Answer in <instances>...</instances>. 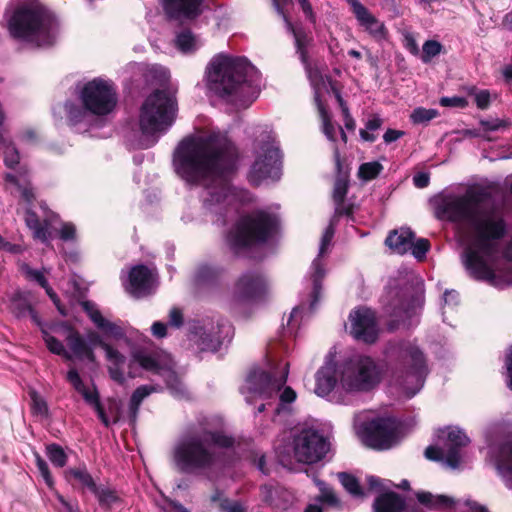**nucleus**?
<instances>
[{
	"label": "nucleus",
	"instance_id": "e2e57ef3",
	"mask_svg": "<svg viewBox=\"0 0 512 512\" xmlns=\"http://www.w3.org/2000/svg\"><path fill=\"white\" fill-rule=\"evenodd\" d=\"M382 125V120L378 116H374L371 119H369L365 125V128L369 131H376L378 130Z\"/></svg>",
	"mask_w": 512,
	"mask_h": 512
},
{
	"label": "nucleus",
	"instance_id": "423d86ee",
	"mask_svg": "<svg viewBox=\"0 0 512 512\" xmlns=\"http://www.w3.org/2000/svg\"><path fill=\"white\" fill-rule=\"evenodd\" d=\"M5 19L16 39L37 47L51 45L55 40L57 22L37 0H11Z\"/></svg>",
	"mask_w": 512,
	"mask_h": 512
},
{
	"label": "nucleus",
	"instance_id": "20e7f679",
	"mask_svg": "<svg viewBox=\"0 0 512 512\" xmlns=\"http://www.w3.org/2000/svg\"><path fill=\"white\" fill-rule=\"evenodd\" d=\"M383 377L381 367L369 356L355 355L335 365L329 355L323 367L317 372L315 393L321 397L331 392H366L377 386Z\"/></svg>",
	"mask_w": 512,
	"mask_h": 512
},
{
	"label": "nucleus",
	"instance_id": "39448f33",
	"mask_svg": "<svg viewBox=\"0 0 512 512\" xmlns=\"http://www.w3.org/2000/svg\"><path fill=\"white\" fill-rule=\"evenodd\" d=\"M272 1L277 12L283 15L287 23L288 30H290L294 35L296 51L299 54L300 60L305 67L307 77L313 89L314 101L322 120L323 132L330 141H335L336 128L331 122V117L327 109L328 100L331 99L333 95L342 110L345 128L348 130H354L355 121L350 115L346 103L343 101L339 91L335 88L330 77L324 75L318 66L312 65L310 63L308 57V48L311 44V38L303 31L294 29L292 24L287 20L281 7V3L285 0Z\"/></svg>",
	"mask_w": 512,
	"mask_h": 512
},
{
	"label": "nucleus",
	"instance_id": "13d9d810",
	"mask_svg": "<svg viewBox=\"0 0 512 512\" xmlns=\"http://www.w3.org/2000/svg\"><path fill=\"white\" fill-rule=\"evenodd\" d=\"M481 125L484 127V131H496L505 127V123L501 120L482 121Z\"/></svg>",
	"mask_w": 512,
	"mask_h": 512
},
{
	"label": "nucleus",
	"instance_id": "5701e85b",
	"mask_svg": "<svg viewBox=\"0 0 512 512\" xmlns=\"http://www.w3.org/2000/svg\"><path fill=\"white\" fill-rule=\"evenodd\" d=\"M166 13L175 19L195 18L201 13L202 0H162Z\"/></svg>",
	"mask_w": 512,
	"mask_h": 512
},
{
	"label": "nucleus",
	"instance_id": "b1692460",
	"mask_svg": "<svg viewBox=\"0 0 512 512\" xmlns=\"http://www.w3.org/2000/svg\"><path fill=\"white\" fill-rule=\"evenodd\" d=\"M446 433L448 451L446 452V462L456 468L460 462L458 448L466 446L469 443L468 437L458 428H448Z\"/></svg>",
	"mask_w": 512,
	"mask_h": 512
},
{
	"label": "nucleus",
	"instance_id": "6ab92c4d",
	"mask_svg": "<svg viewBox=\"0 0 512 512\" xmlns=\"http://www.w3.org/2000/svg\"><path fill=\"white\" fill-rule=\"evenodd\" d=\"M67 380L73 388L82 395L85 402L95 409L102 423L105 426H108L110 424V420L101 406L96 388L94 386H86L79 373L74 368L68 371Z\"/></svg>",
	"mask_w": 512,
	"mask_h": 512
},
{
	"label": "nucleus",
	"instance_id": "37998d69",
	"mask_svg": "<svg viewBox=\"0 0 512 512\" xmlns=\"http://www.w3.org/2000/svg\"><path fill=\"white\" fill-rule=\"evenodd\" d=\"M442 46L439 42L428 40L423 44L421 59L424 63H428L432 58L440 54Z\"/></svg>",
	"mask_w": 512,
	"mask_h": 512
},
{
	"label": "nucleus",
	"instance_id": "4be33fe9",
	"mask_svg": "<svg viewBox=\"0 0 512 512\" xmlns=\"http://www.w3.org/2000/svg\"><path fill=\"white\" fill-rule=\"evenodd\" d=\"M82 306L85 312L88 314L91 321L94 323V325L99 330H101L106 337L114 340L126 338L123 329L116 323H113L106 319L101 314L99 309L95 306V304L86 301L82 304Z\"/></svg>",
	"mask_w": 512,
	"mask_h": 512
},
{
	"label": "nucleus",
	"instance_id": "9b49d317",
	"mask_svg": "<svg viewBox=\"0 0 512 512\" xmlns=\"http://www.w3.org/2000/svg\"><path fill=\"white\" fill-rule=\"evenodd\" d=\"M287 365L284 367L282 375L272 378L263 370H253L246 379L242 393L246 395L247 401H250V395H258L261 398H271L273 395L279 394L280 403L275 409V419L278 421L282 413L289 412L288 405L296 399V392L290 388L282 387L287 381Z\"/></svg>",
	"mask_w": 512,
	"mask_h": 512
},
{
	"label": "nucleus",
	"instance_id": "1a4fd4ad",
	"mask_svg": "<svg viewBox=\"0 0 512 512\" xmlns=\"http://www.w3.org/2000/svg\"><path fill=\"white\" fill-rule=\"evenodd\" d=\"M82 107L67 104L66 111L72 125L86 121L88 114L106 116L114 111L117 105V93L114 84L103 78H95L86 82L79 90Z\"/></svg>",
	"mask_w": 512,
	"mask_h": 512
},
{
	"label": "nucleus",
	"instance_id": "c756f323",
	"mask_svg": "<svg viewBox=\"0 0 512 512\" xmlns=\"http://www.w3.org/2000/svg\"><path fill=\"white\" fill-rule=\"evenodd\" d=\"M316 485L320 490V496L314 503L308 504L304 512H322V503H326L331 506L338 504L336 495L329 487L326 486L324 482L316 481Z\"/></svg>",
	"mask_w": 512,
	"mask_h": 512
},
{
	"label": "nucleus",
	"instance_id": "6e6d98bb",
	"mask_svg": "<svg viewBox=\"0 0 512 512\" xmlns=\"http://www.w3.org/2000/svg\"><path fill=\"white\" fill-rule=\"evenodd\" d=\"M425 456L430 460H439L443 456L446 457V453L437 447L429 446L425 450Z\"/></svg>",
	"mask_w": 512,
	"mask_h": 512
},
{
	"label": "nucleus",
	"instance_id": "72a5a7b5",
	"mask_svg": "<svg viewBox=\"0 0 512 512\" xmlns=\"http://www.w3.org/2000/svg\"><path fill=\"white\" fill-rule=\"evenodd\" d=\"M417 499L420 503L431 506V507L452 506L454 504L453 499H451L447 496H444V495L434 496L429 492L417 493Z\"/></svg>",
	"mask_w": 512,
	"mask_h": 512
},
{
	"label": "nucleus",
	"instance_id": "69168bd1",
	"mask_svg": "<svg viewBox=\"0 0 512 512\" xmlns=\"http://www.w3.org/2000/svg\"><path fill=\"white\" fill-rule=\"evenodd\" d=\"M0 249L9 251L12 253H17L20 251V247L14 244H11L3 239V237L0 235Z\"/></svg>",
	"mask_w": 512,
	"mask_h": 512
},
{
	"label": "nucleus",
	"instance_id": "412c9836",
	"mask_svg": "<svg viewBox=\"0 0 512 512\" xmlns=\"http://www.w3.org/2000/svg\"><path fill=\"white\" fill-rule=\"evenodd\" d=\"M333 235L334 229L332 225H329L322 236L318 257L312 263V274L310 277L313 285V300L310 304L311 308L314 307L318 299L320 291V280L324 277V270L322 268L323 264L321 258L326 253L328 247L330 246Z\"/></svg>",
	"mask_w": 512,
	"mask_h": 512
},
{
	"label": "nucleus",
	"instance_id": "f257e3e1",
	"mask_svg": "<svg viewBox=\"0 0 512 512\" xmlns=\"http://www.w3.org/2000/svg\"><path fill=\"white\" fill-rule=\"evenodd\" d=\"M41 330L49 351L63 356L67 360L76 358L88 363H96L94 347H101L105 352V358L108 362L109 375L111 379L119 384L125 382L126 375L129 378L138 376L135 370L136 363L147 371L161 375L172 389L176 388L179 384L178 378L173 371V361L170 355L163 351H135L130 362L127 364L125 356L105 341L97 332H88L87 341H85L77 330L66 323L51 326L52 334L42 326Z\"/></svg>",
	"mask_w": 512,
	"mask_h": 512
},
{
	"label": "nucleus",
	"instance_id": "de8ad7c7",
	"mask_svg": "<svg viewBox=\"0 0 512 512\" xmlns=\"http://www.w3.org/2000/svg\"><path fill=\"white\" fill-rule=\"evenodd\" d=\"M32 397V410L35 414L45 416L48 413L46 402L35 392L31 394Z\"/></svg>",
	"mask_w": 512,
	"mask_h": 512
},
{
	"label": "nucleus",
	"instance_id": "a18cd8bd",
	"mask_svg": "<svg viewBox=\"0 0 512 512\" xmlns=\"http://www.w3.org/2000/svg\"><path fill=\"white\" fill-rule=\"evenodd\" d=\"M36 457V466L43 477L45 483L48 485L50 489H54V481L50 474L47 463L41 458L39 454H35Z\"/></svg>",
	"mask_w": 512,
	"mask_h": 512
},
{
	"label": "nucleus",
	"instance_id": "bf43d9fd",
	"mask_svg": "<svg viewBox=\"0 0 512 512\" xmlns=\"http://www.w3.org/2000/svg\"><path fill=\"white\" fill-rule=\"evenodd\" d=\"M413 183L418 188H424L429 184V176L426 173H418L413 177Z\"/></svg>",
	"mask_w": 512,
	"mask_h": 512
},
{
	"label": "nucleus",
	"instance_id": "c85d7f7f",
	"mask_svg": "<svg viewBox=\"0 0 512 512\" xmlns=\"http://www.w3.org/2000/svg\"><path fill=\"white\" fill-rule=\"evenodd\" d=\"M404 508V501L395 493H386L375 500V512H401Z\"/></svg>",
	"mask_w": 512,
	"mask_h": 512
},
{
	"label": "nucleus",
	"instance_id": "a211bd4d",
	"mask_svg": "<svg viewBox=\"0 0 512 512\" xmlns=\"http://www.w3.org/2000/svg\"><path fill=\"white\" fill-rule=\"evenodd\" d=\"M359 25L375 40L387 38V29L383 22L372 15L359 0H347Z\"/></svg>",
	"mask_w": 512,
	"mask_h": 512
},
{
	"label": "nucleus",
	"instance_id": "4c0bfd02",
	"mask_svg": "<svg viewBox=\"0 0 512 512\" xmlns=\"http://www.w3.org/2000/svg\"><path fill=\"white\" fill-rule=\"evenodd\" d=\"M439 112L436 109H427L424 107H418L414 109L410 115V120L414 124H426L436 118Z\"/></svg>",
	"mask_w": 512,
	"mask_h": 512
},
{
	"label": "nucleus",
	"instance_id": "0e129e2a",
	"mask_svg": "<svg viewBox=\"0 0 512 512\" xmlns=\"http://www.w3.org/2000/svg\"><path fill=\"white\" fill-rule=\"evenodd\" d=\"M301 313H302L301 307H295L292 310L289 320H288V323H287L289 327L294 328L297 325L298 317H300Z\"/></svg>",
	"mask_w": 512,
	"mask_h": 512
},
{
	"label": "nucleus",
	"instance_id": "3c124183",
	"mask_svg": "<svg viewBox=\"0 0 512 512\" xmlns=\"http://www.w3.org/2000/svg\"><path fill=\"white\" fill-rule=\"evenodd\" d=\"M404 46L411 54H413V55L419 54L418 44L412 34L406 33L404 35Z\"/></svg>",
	"mask_w": 512,
	"mask_h": 512
},
{
	"label": "nucleus",
	"instance_id": "09e8293b",
	"mask_svg": "<svg viewBox=\"0 0 512 512\" xmlns=\"http://www.w3.org/2000/svg\"><path fill=\"white\" fill-rule=\"evenodd\" d=\"M440 104L444 107H461L467 106V100L463 97H442Z\"/></svg>",
	"mask_w": 512,
	"mask_h": 512
},
{
	"label": "nucleus",
	"instance_id": "ea45409f",
	"mask_svg": "<svg viewBox=\"0 0 512 512\" xmlns=\"http://www.w3.org/2000/svg\"><path fill=\"white\" fill-rule=\"evenodd\" d=\"M382 169V165L377 161L363 163L359 167L358 176L362 180L369 181L377 177Z\"/></svg>",
	"mask_w": 512,
	"mask_h": 512
},
{
	"label": "nucleus",
	"instance_id": "a19ab883",
	"mask_svg": "<svg viewBox=\"0 0 512 512\" xmlns=\"http://www.w3.org/2000/svg\"><path fill=\"white\" fill-rule=\"evenodd\" d=\"M65 477L69 479L74 477L79 480L81 484L87 487L90 491L95 490L96 484L93 481L91 475L85 469H69L65 471Z\"/></svg>",
	"mask_w": 512,
	"mask_h": 512
},
{
	"label": "nucleus",
	"instance_id": "680f3d73",
	"mask_svg": "<svg viewBox=\"0 0 512 512\" xmlns=\"http://www.w3.org/2000/svg\"><path fill=\"white\" fill-rule=\"evenodd\" d=\"M166 325L162 322H154L151 330L155 337L162 338L166 335Z\"/></svg>",
	"mask_w": 512,
	"mask_h": 512
},
{
	"label": "nucleus",
	"instance_id": "79ce46f5",
	"mask_svg": "<svg viewBox=\"0 0 512 512\" xmlns=\"http://www.w3.org/2000/svg\"><path fill=\"white\" fill-rule=\"evenodd\" d=\"M155 389L152 386L143 385L138 387L131 396L130 409L136 413L141 402L149 396Z\"/></svg>",
	"mask_w": 512,
	"mask_h": 512
},
{
	"label": "nucleus",
	"instance_id": "aec40b11",
	"mask_svg": "<svg viewBox=\"0 0 512 512\" xmlns=\"http://www.w3.org/2000/svg\"><path fill=\"white\" fill-rule=\"evenodd\" d=\"M41 209L46 216L43 222H40L35 213L29 209L26 210L24 219L27 227L33 232L35 239L48 242L52 238V230H57L55 226L56 215L52 213L48 215L44 206H41Z\"/></svg>",
	"mask_w": 512,
	"mask_h": 512
},
{
	"label": "nucleus",
	"instance_id": "393cba45",
	"mask_svg": "<svg viewBox=\"0 0 512 512\" xmlns=\"http://www.w3.org/2000/svg\"><path fill=\"white\" fill-rule=\"evenodd\" d=\"M5 180L6 188L10 191V193L18 194L27 204L31 203L32 199L34 198V194L25 174L8 173L6 174Z\"/></svg>",
	"mask_w": 512,
	"mask_h": 512
},
{
	"label": "nucleus",
	"instance_id": "338daca9",
	"mask_svg": "<svg viewBox=\"0 0 512 512\" xmlns=\"http://www.w3.org/2000/svg\"><path fill=\"white\" fill-rule=\"evenodd\" d=\"M506 367L508 372V386L512 389V347L509 349V352L506 357Z\"/></svg>",
	"mask_w": 512,
	"mask_h": 512
},
{
	"label": "nucleus",
	"instance_id": "473e14b6",
	"mask_svg": "<svg viewBox=\"0 0 512 512\" xmlns=\"http://www.w3.org/2000/svg\"><path fill=\"white\" fill-rule=\"evenodd\" d=\"M26 275L30 279H33L36 282H38L46 290V293L51 298V300L54 302V304L57 306L59 312L64 315L65 312L63 311V309L61 308V306L59 304V299H58L56 293L48 285L47 280L45 279L43 273L40 271H37V270H31V269L27 268Z\"/></svg>",
	"mask_w": 512,
	"mask_h": 512
},
{
	"label": "nucleus",
	"instance_id": "58836bf2",
	"mask_svg": "<svg viewBox=\"0 0 512 512\" xmlns=\"http://www.w3.org/2000/svg\"><path fill=\"white\" fill-rule=\"evenodd\" d=\"M96 497L98 498V501L101 505L104 506H112L113 504L117 503L119 501V497L116 493V491L107 488V487H95V490L92 491Z\"/></svg>",
	"mask_w": 512,
	"mask_h": 512
},
{
	"label": "nucleus",
	"instance_id": "e433bc0d",
	"mask_svg": "<svg viewBox=\"0 0 512 512\" xmlns=\"http://www.w3.org/2000/svg\"><path fill=\"white\" fill-rule=\"evenodd\" d=\"M46 454L50 462L56 467H64L67 463V455L59 445H48L46 448Z\"/></svg>",
	"mask_w": 512,
	"mask_h": 512
},
{
	"label": "nucleus",
	"instance_id": "4468645a",
	"mask_svg": "<svg viewBox=\"0 0 512 512\" xmlns=\"http://www.w3.org/2000/svg\"><path fill=\"white\" fill-rule=\"evenodd\" d=\"M256 149V158L250 169L248 179L253 185L267 180L276 181L281 174V155L271 137Z\"/></svg>",
	"mask_w": 512,
	"mask_h": 512
},
{
	"label": "nucleus",
	"instance_id": "c9c22d12",
	"mask_svg": "<svg viewBox=\"0 0 512 512\" xmlns=\"http://www.w3.org/2000/svg\"><path fill=\"white\" fill-rule=\"evenodd\" d=\"M338 478L346 491L352 496L357 498L364 497L365 494L354 476L347 473H339Z\"/></svg>",
	"mask_w": 512,
	"mask_h": 512
},
{
	"label": "nucleus",
	"instance_id": "5fc2aeb1",
	"mask_svg": "<svg viewBox=\"0 0 512 512\" xmlns=\"http://www.w3.org/2000/svg\"><path fill=\"white\" fill-rule=\"evenodd\" d=\"M60 237L63 240H70L74 238L75 235V227L71 223H64L61 225L59 230Z\"/></svg>",
	"mask_w": 512,
	"mask_h": 512
},
{
	"label": "nucleus",
	"instance_id": "49530a36",
	"mask_svg": "<svg viewBox=\"0 0 512 512\" xmlns=\"http://www.w3.org/2000/svg\"><path fill=\"white\" fill-rule=\"evenodd\" d=\"M347 192V182L345 180L339 179L335 182L334 190H333V199L337 205H340Z\"/></svg>",
	"mask_w": 512,
	"mask_h": 512
},
{
	"label": "nucleus",
	"instance_id": "774afa93",
	"mask_svg": "<svg viewBox=\"0 0 512 512\" xmlns=\"http://www.w3.org/2000/svg\"><path fill=\"white\" fill-rule=\"evenodd\" d=\"M465 505L469 508L471 512H488L486 507L478 504L475 501H472L470 499L465 501Z\"/></svg>",
	"mask_w": 512,
	"mask_h": 512
},
{
	"label": "nucleus",
	"instance_id": "864d4df0",
	"mask_svg": "<svg viewBox=\"0 0 512 512\" xmlns=\"http://www.w3.org/2000/svg\"><path fill=\"white\" fill-rule=\"evenodd\" d=\"M169 323L171 326L180 327L183 323V315L180 309L172 308L169 313Z\"/></svg>",
	"mask_w": 512,
	"mask_h": 512
},
{
	"label": "nucleus",
	"instance_id": "f03ea898",
	"mask_svg": "<svg viewBox=\"0 0 512 512\" xmlns=\"http://www.w3.org/2000/svg\"><path fill=\"white\" fill-rule=\"evenodd\" d=\"M236 148L225 134L211 132L183 140L174 153L177 174L187 183L208 190L211 204L234 198L238 191L228 185L227 176L236 167Z\"/></svg>",
	"mask_w": 512,
	"mask_h": 512
},
{
	"label": "nucleus",
	"instance_id": "052dcab7",
	"mask_svg": "<svg viewBox=\"0 0 512 512\" xmlns=\"http://www.w3.org/2000/svg\"><path fill=\"white\" fill-rule=\"evenodd\" d=\"M367 483L370 491H381L383 489V483L381 479L375 476H368Z\"/></svg>",
	"mask_w": 512,
	"mask_h": 512
},
{
	"label": "nucleus",
	"instance_id": "0eeeda50",
	"mask_svg": "<svg viewBox=\"0 0 512 512\" xmlns=\"http://www.w3.org/2000/svg\"><path fill=\"white\" fill-rule=\"evenodd\" d=\"M390 360L389 385L407 397H413L423 387L428 374L426 358L414 343L404 342L387 352Z\"/></svg>",
	"mask_w": 512,
	"mask_h": 512
},
{
	"label": "nucleus",
	"instance_id": "8fccbe9b",
	"mask_svg": "<svg viewBox=\"0 0 512 512\" xmlns=\"http://www.w3.org/2000/svg\"><path fill=\"white\" fill-rule=\"evenodd\" d=\"M491 100V95L488 90H480L475 93V102L479 109H486Z\"/></svg>",
	"mask_w": 512,
	"mask_h": 512
},
{
	"label": "nucleus",
	"instance_id": "c03bdc74",
	"mask_svg": "<svg viewBox=\"0 0 512 512\" xmlns=\"http://www.w3.org/2000/svg\"><path fill=\"white\" fill-rule=\"evenodd\" d=\"M429 250V242L426 239H418L417 241L412 240V247L409 251L413 254V256L418 259L422 260L427 251Z\"/></svg>",
	"mask_w": 512,
	"mask_h": 512
},
{
	"label": "nucleus",
	"instance_id": "a878e982",
	"mask_svg": "<svg viewBox=\"0 0 512 512\" xmlns=\"http://www.w3.org/2000/svg\"><path fill=\"white\" fill-rule=\"evenodd\" d=\"M413 232L408 228H401L389 234L386 239L387 246L396 254H405L412 247Z\"/></svg>",
	"mask_w": 512,
	"mask_h": 512
},
{
	"label": "nucleus",
	"instance_id": "dca6fc26",
	"mask_svg": "<svg viewBox=\"0 0 512 512\" xmlns=\"http://www.w3.org/2000/svg\"><path fill=\"white\" fill-rule=\"evenodd\" d=\"M350 333L365 343H373L378 337V328L374 312L366 307H359L349 315Z\"/></svg>",
	"mask_w": 512,
	"mask_h": 512
},
{
	"label": "nucleus",
	"instance_id": "9d476101",
	"mask_svg": "<svg viewBox=\"0 0 512 512\" xmlns=\"http://www.w3.org/2000/svg\"><path fill=\"white\" fill-rule=\"evenodd\" d=\"M176 101L170 92L157 91L146 98L140 108L139 128L145 138L143 148L156 143L159 136L172 125Z\"/></svg>",
	"mask_w": 512,
	"mask_h": 512
},
{
	"label": "nucleus",
	"instance_id": "4d7b16f0",
	"mask_svg": "<svg viewBox=\"0 0 512 512\" xmlns=\"http://www.w3.org/2000/svg\"><path fill=\"white\" fill-rule=\"evenodd\" d=\"M404 135L403 131L400 130H394V129H388L385 134L383 135V139L385 143H391L399 138H401Z\"/></svg>",
	"mask_w": 512,
	"mask_h": 512
},
{
	"label": "nucleus",
	"instance_id": "2f4dec72",
	"mask_svg": "<svg viewBox=\"0 0 512 512\" xmlns=\"http://www.w3.org/2000/svg\"><path fill=\"white\" fill-rule=\"evenodd\" d=\"M240 293L245 297H254L258 294L263 286V280L259 276L244 275L237 284Z\"/></svg>",
	"mask_w": 512,
	"mask_h": 512
},
{
	"label": "nucleus",
	"instance_id": "603ef678",
	"mask_svg": "<svg viewBox=\"0 0 512 512\" xmlns=\"http://www.w3.org/2000/svg\"><path fill=\"white\" fill-rule=\"evenodd\" d=\"M214 275H215V271L211 267L202 266L199 268V270L197 272L196 279H197V282L201 283V282H205V281L213 278Z\"/></svg>",
	"mask_w": 512,
	"mask_h": 512
},
{
	"label": "nucleus",
	"instance_id": "ddd939ff",
	"mask_svg": "<svg viewBox=\"0 0 512 512\" xmlns=\"http://www.w3.org/2000/svg\"><path fill=\"white\" fill-rule=\"evenodd\" d=\"M329 449L325 437L316 429L299 425L293 430V454L298 462L315 463L321 460Z\"/></svg>",
	"mask_w": 512,
	"mask_h": 512
},
{
	"label": "nucleus",
	"instance_id": "7c9ffc66",
	"mask_svg": "<svg viewBox=\"0 0 512 512\" xmlns=\"http://www.w3.org/2000/svg\"><path fill=\"white\" fill-rule=\"evenodd\" d=\"M202 45L200 39L190 31H183L175 38V47L183 54H190Z\"/></svg>",
	"mask_w": 512,
	"mask_h": 512
},
{
	"label": "nucleus",
	"instance_id": "6e6552de",
	"mask_svg": "<svg viewBox=\"0 0 512 512\" xmlns=\"http://www.w3.org/2000/svg\"><path fill=\"white\" fill-rule=\"evenodd\" d=\"M232 443L230 437L213 433L185 438L174 449V462L184 472L208 468L223 462L225 450Z\"/></svg>",
	"mask_w": 512,
	"mask_h": 512
},
{
	"label": "nucleus",
	"instance_id": "7ed1b4c3",
	"mask_svg": "<svg viewBox=\"0 0 512 512\" xmlns=\"http://www.w3.org/2000/svg\"><path fill=\"white\" fill-rule=\"evenodd\" d=\"M258 82V71L244 58L220 53L206 69L209 92L237 108H246L255 100Z\"/></svg>",
	"mask_w": 512,
	"mask_h": 512
},
{
	"label": "nucleus",
	"instance_id": "2eb2a0df",
	"mask_svg": "<svg viewBox=\"0 0 512 512\" xmlns=\"http://www.w3.org/2000/svg\"><path fill=\"white\" fill-rule=\"evenodd\" d=\"M400 438V425L393 418H379L369 423L362 434L364 443L375 449H388Z\"/></svg>",
	"mask_w": 512,
	"mask_h": 512
},
{
	"label": "nucleus",
	"instance_id": "cd10ccee",
	"mask_svg": "<svg viewBox=\"0 0 512 512\" xmlns=\"http://www.w3.org/2000/svg\"><path fill=\"white\" fill-rule=\"evenodd\" d=\"M10 309L13 314L17 317H24L26 315H30L33 322L39 326H41L40 319L36 312L32 309L31 304L26 296L22 293H16L10 303Z\"/></svg>",
	"mask_w": 512,
	"mask_h": 512
},
{
	"label": "nucleus",
	"instance_id": "f3484780",
	"mask_svg": "<svg viewBox=\"0 0 512 512\" xmlns=\"http://www.w3.org/2000/svg\"><path fill=\"white\" fill-rule=\"evenodd\" d=\"M156 287V274L154 270L144 265L131 269L128 276L126 290L134 297L140 298L149 295Z\"/></svg>",
	"mask_w": 512,
	"mask_h": 512
},
{
	"label": "nucleus",
	"instance_id": "bb28decb",
	"mask_svg": "<svg viewBox=\"0 0 512 512\" xmlns=\"http://www.w3.org/2000/svg\"><path fill=\"white\" fill-rule=\"evenodd\" d=\"M496 468L507 487L512 488V445L505 444L496 457Z\"/></svg>",
	"mask_w": 512,
	"mask_h": 512
},
{
	"label": "nucleus",
	"instance_id": "f8f14e48",
	"mask_svg": "<svg viewBox=\"0 0 512 512\" xmlns=\"http://www.w3.org/2000/svg\"><path fill=\"white\" fill-rule=\"evenodd\" d=\"M276 226V215L257 211L239 220L229 233L228 241L234 249L261 243L272 236Z\"/></svg>",
	"mask_w": 512,
	"mask_h": 512
},
{
	"label": "nucleus",
	"instance_id": "f704fd0d",
	"mask_svg": "<svg viewBox=\"0 0 512 512\" xmlns=\"http://www.w3.org/2000/svg\"><path fill=\"white\" fill-rule=\"evenodd\" d=\"M211 502L218 504L220 512H246L238 501L225 499L220 492H216L211 496Z\"/></svg>",
	"mask_w": 512,
	"mask_h": 512
}]
</instances>
